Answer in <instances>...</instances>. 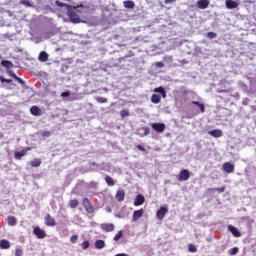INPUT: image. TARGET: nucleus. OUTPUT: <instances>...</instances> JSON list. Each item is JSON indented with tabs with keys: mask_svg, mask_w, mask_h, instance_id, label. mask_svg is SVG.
Returning <instances> with one entry per match:
<instances>
[{
	"mask_svg": "<svg viewBox=\"0 0 256 256\" xmlns=\"http://www.w3.org/2000/svg\"><path fill=\"white\" fill-rule=\"evenodd\" d=\"M78 10L76 8H71L68 10L67 15L71 21V23H81V17L77 13Z\"/></svg>",
	"mask_w": 256,
	"mask_h": 256,
	"instance_id": "f257e3e1",
	"label": "nucleus"
},
{
	"mask_svg": "<svg viewBox=\"0 0 256 256\" xmlns=\"http://www.w3.org/2000/svg\"><path fill=\"white\" fill-rule=\"evenodd\" d=\"M33 234L37 237V239H45L47 237L45 230L41 229L39 226L34 227Z\"/></svg>",
	"mask_w": 256,
	"mask_h": 256,
	"instance_id": "f03ea898",
	"label": "nucleus"
},
{
	"mask_svg": "<svg viewBox=\"0 0 256 256\" xmlns=\"http://www.w3.org/2000/svg\"><path fill=\"white\" fill-rule=\"evenodd\" d=\"M167 213H169V208L162 206V207H160L159 210H157L156 217L160 221H163V219H165V215H167Z\"/></svg>",
	"mask_w": 256,
	"mask_h": 256,
	"instance_id": "7ed1b4c3",
	"label": "nucleus"
},
{
	"mask_svg": "<svg viewBox=\"0 0 256 256\" xmlns=\"http://www.w3.org/2000/svg\"><path fill=\"white\" fill-rule=\"evenodd\" d=\"M27 151H31V147H26L24 148L23 150L21 151H16L14 153V158L17 160V161H21V158L25 157V155H27Z\"/></svg>",
	"mask_w": 256,
	"mask_h": 256,
	"instance_id": "20e7f679",
	"label": "nucleus"
},
{
	"mask_svg": "<svg viewBox=\"0 0 256 256\" xmlns=\"http://www.w3.org/2000/svg\"><path fill=\"white\" fill-rule=\"evenodd\" d=\"M189 177H191L189 170L183 169L179 173L178 181H189Z\"/></svg>",
	"mask_w": 256,
	"mask_h": 256,
	"instance_id": "39448f33",
	"label": "nucleus"
},
{
	"mask_svg": "<svg viewBox=\"0 0 256 256\" xmlns=\"http://www.w3.org/2000/svg\"><path fill=\"white\" fill-rule=\"evenodd\" d=\"M151 127L156 133H163L166 129L165 123H152Z\"/></svg>",
	"mask_w": 256,
	"mask_h": 256,
	"instance_id": "423d86ee",
	"label": "nucleus"
},
{
	"mask_svg": "<svg viewBox=\"0 0 256 256\" xmlns=\"http://www.w3.org/2000/svg\"><path fill=\"white\" fill-rule=\"evenodd\" d=\"M222 170L224 173H233L235 171V164H231L230 162H225L222 165Z\"/></svg>",
	"mask_w": 256,
	"mask_h": 256,
	"instance_id": "0eeeda50",
	"label": "nucleus"
},
{
	"mask_svg": "<svg viewBox=\"0 0 256 256\" xmlns=\"http://www.w3.org/2000/svg\"><path fill=\"white\" fill-rule=\"evenodd\" d=\"M82 203L87 213H93V211H95L93 205H91V201L88 198H84Z\"/></svg>",
	"mask_w": 256,
	"mask_h": 256,
	"instance_id": "6e6552de",
	"label": "nucleus"
},
{
	"mask_svg": "<svg viewBox=\"0 0 256 256\" xmlns=\"http://www.w3.org/2000/svg\"><path fill=\"white\" fill-rule=\"evenodd\" d=\"M44 221L47 227H55L57 225L55 218L51 217V214H46Z\"/></svg>",
	"mask_w": 256,
	"mask_h": 256,
	"instance_id": "1a4fd4ad",
	"label": "nucleus"
},
{
	"mask_svg": "<svg viewBox=\"0 0 256 256\" xmlns=\"http://www.w3.org/2000/svg\"><path fill=\"white\" fill-rule=\"evenodd\" d=\"M31 115H34V117H41L43 115V111L38 106H32L30 108Z\"/></svg>",
	"mask_w": 256,
	"mask_h": 256,
	"instance_id": "9d476101",
	"label": "nucleus"
},
{
	"mask_svg": "<svg viewBox=\"0 0 256 256\" xmlns=\"http://www.w3.org/2000/svg\"><path fill=\"white\" fill-rule=\"evenodd\" d=\"M143 203H145V196L138 194L134 200V206L139 207L140 205H143Z\"/></svg>",
	"mask_w": 256,
	"mask_h": 256,
	"instance_id": "9b49d317",
	"label": "nucleus"
},
{
	"mask_svg": "<svg viewBox=\"0 0 256 256\" xmlns=\"http://www.w3.org/2000/svg\"><path fill=\"white\" fill-rule=\"evenodd\" d=\"M101 229H102V231H105L106 233H111V231H115V225L104 223L101 225Z\"/></svg>",
	"mask_w": 256,
	"mask_h": 256,
	"instance_id": "f8f14e48",
	"label": "nucleus"
},
{
	"mask_svg": "<svg viewBox=\"0 0 256 256\" xmlns=\"http://www.w3.org/2000/svg\"><path fill=\"white\" fill-rule=\"evenodd\" d=\"M116 201L121 203L122 201H125V191L124 190H118L115 195Z\"/></svg>",
	"mask_w": 256,
	"mask_h": 256,
	"instance_id": "ddd939ff",
	"label": "nucleus"
},
{
	"mask_svg": "<svg viewBox=\"0 0 256 256\" xmlns=\"http://www.w3.org/2000/svg\"><path fill=\"white\" fill-rule=\"evenodd\" d=\"M211 137L219 138L223 137V131L221 129H214L208 132Z\"/></svg>",
	"mask_w": 256,
	"mask_h": 256,
	"instance_id": "4468645a",
	"label": "nucleus"
},
{
	"mask_svg": "<svg viewBox=\"0 0 256 256\" xmlns=\"http://www.w3.org/2000/svg\"><path fill=\"white\" fill-rule=\"evenodd\" d=\"M228 231H230L234 237H241V232H239V229L233 225L228 226Z\"/></svg>",
	"mask_w": 256,
	"mask_h": 256,
	"instance_id": "2eb2a0df",
	"label": "nucleus"
},
{
	"mask_svg": "<svg viewBox=\"0 0 256 256\" xmlns=\"http://www.w3.org/2000/svg\"><path fill=\"white\" fill-rule=\"evenodd\" d=\"M38 60L41 63H46V61H49V54H47V52H45V51L40 52V54L38 56Z\"/></svg>",
	"mask_w": 256,
	"mask_h": 256,
	"instance_id": "dca6fc26",
	"label": "nucleus"
},
{
	"mask_svg": "<svg viewBox=\"0 0 256 256\" xmlns=\"http://www.w3.org/2000/svg\"><path fill=\"white\" fill-rule=\"evenodd\" d=\"M197 7L198 9H207L209 7V0H198Z\"/></svg>",
	"mask_w": 256,
	"mask_h": 256,
	"instance_id": "f3484780",
	"label": "nucleus"
},
{
	"mask_svg": "<svg viewBox=\"0 0 256 256\" xmlns=\"http://www.w3.org/2000/svg\"><path fill=\"white\" fill-rule=\"evenodd\" d=\"M226 7L227 9H237L239 4L233 0H226Z\"/></svg>",
	"mask_w": 256,
	"mask_h": 256,
	"instance_id": "a211bd4d",
	"label": "nucleus"
},
{
	"mask_svg": "<svg viewBox=\"0 0 256 256\" xmlns=\"http://www.w3.org/2000/svg\"><path fill=\"white\" fill-rule=\"evenodd\" d=\"M8 75L10 77H12V79H15V81L20 83V85H25V81L23 79L19 78V76H17L13 71H9Z\"/></svg>",
	"mask_w": 256,
	"mask_h": 256,
	"instance_id": "6ab92c4d",
	"label": "nucleus"
},
{
	"mask_svg": "<svg viewBox=\"0 0 256 256\" xmlns=\"http://www.w3.org/2000/svg\"><path fill=\"white\" fill-rule=\"evenodd\" d=\"M154 93H160V95H162L163 99H166V97H167V91H165V88H163V86L155 88Z\"/></svg>",
	"mask_w": 256,
	"mask_h": 256,
	"instance_id": "aec40b11",
	"label": "nucleus"
},
{
	"mask_svg": "<svg viewBox=\"0 0 256 256\" xmlns=\"http://www.w3.org/2000/svg\"><path fill=\"white\" fill-rule=\"evenodd\" d=\"M7 223L10 227H15L17 225V218L15 216H8Z\"/></svg>",
	"mask_w": 256,
	"mask_h": 256,
	"instance_id": "412c9836",
	"label": "nucleus"
},
{
	"mask_svg": "<svg viewBox=\"0 0 256 256\" xmlns=\"http://www.w3.org/2000/svg\"><path fill=\"white\" fill-rule=\"evenodd\" d=\"M151 103H154V105H157L161 103V95L159 94H152L151 96Z\"/></svg>",
	"mask_w": 256,
	"mask_h": 256,
	"instance_id": "4be33fe9",
	"label": "nucleus"
},
{
	"mask_svg": "<svg viewBox=\"0 0 256 256\" xmlns=\"http://www.w3.org/2000/svg\"><path fill=\"white\" fill-rule=\"evenodd\" d=\"M144 211L143 209L136 210L133 212V221H138V219H141V216L143 215Z\"/></svg>",
	"mask_w": 256,
	"mask_h": 256,
	"instance_id": "5701e85b",
	"label": "nucleus"
},
{
	"mask_svg": "<svg viewBox=\"0 0 256 256\" xmlns=\"http://www.w3.org/2000/svg\"><path fill=\"white\" fill-rule=\"evenodd\" d=\"M125 9H135V2L132 0H127L123 2Z\"/></svg>",
	"mask_w": 256,
	"mask_h": 256,
	"instance_id": "b1692460",
	"label": "nucleus"
},
{
	"mask_svg": "<svg viewBox=\"0 0 256 256\" xmlns=\"http://www.w3.org/2000/svg\"><path fill=\"white\" fill-rule=\"evenodd\" d=\"M191 105H196V107H198L199 110H200L202 113H205V104L200 103V102H197V101H192V102H191Z\"/></svg>",
	"mask_w": 256,
	"mask_h": 256,
	"instance_id": "393cba45",
	"label": "nucleus"
},
{
	"mask_svg": "<svg viewBox=\"0 0 256 256\" xmlns=\"http://www.w3.org/2000/svg\"><path fill=\"white\" fill-rule=\"evenodd\" d=\"M9 247H11V243L8 240L3 239L0 241V249H9Z\"/></svg>",
	"mask_w": 256,
	"mask_h": 256,
	"instance_id": "a878e982",
	"label": "nucleus"
},
{
	"mask_svg": "<svg viewBox=\"0 0 256 256\" xmlns=\"http://www.w3.org/2000/svg\"><path fill=\"white\" fill-rule=\"evenodd\" d=\"M1 65H2V67H5L6 69H11V67H13V62L8 61V60H2Z\"/></svg>",
	"mask_w": 256,
	"mask_h": 256,
	"instance_id": "bb28decb",
	"label": "nucleus"
},
{
	"mask_svg": "<svg viewBox=\"0 0 256 256\" xmlns=\"http://www.w3.org/2000/svg\"><path fill=\"white\" fill-rule=\"evenodd\" d=\"M31 167H41V158H36L30 162Z\"/></svg>",
	"mask_w": 256,
	"mask_h": 256,
	"instance_id": "cd10ccee",
	"label": "nucleus"
},
{
	"mask_svg": "<svg viewBox=\"0 0 256 256\" xmlns=\"http://www.w3.org/2000/svg\"><path fill=\"white\" fill-rule=\"evenodd\" d=\"M105 182L107 183L108 187H113L115 185V180H113L109 175L105 177Z\"/></svg>",
	"mask_w": 256,
	"mask_h": 256,
	"instance_id": "c85d7f7f",
	"label": "nucleus"
},
{
	"mask_svg": "<svg viewBox=\"0 0 256 256\" xmlns=\"http://www.w3.org/2000/svg\"><path fill=\"white\" fill-rule=\"evenodd\" d=\"M94 245H95L96 249H103L105 247V241L96 240Z\"/></svg>",
	"mask_w": 256,
	"mask_h": 256,
	"instance_id": "c756f323",
	"label": "nucleus"
},
{
	"mask_svg": "<svg viewBox=\"0 0 256 256\" xmlns=\"http://www.w3.org/2000/svg\"><path fill=\"white\" fill-rule=\"evenodd\" d=\"M69 205H70L71 209H75L78 207L79 201L77 199L70 200Z\"/></svg>",
	"mask_w": 256,
	"mask_h": 256,
	"instance_id": "7c9ffc66",
	"label": "nucleus"
},
{
	"mask_svg": "<svg viewBox=\"0 0 256 256\" xmlns=\"http://www.w3.org/2000/svg\"><path fill=\"white\" fill-rule=\"evenodd\" d=\"M20 5H24L25 7H33V4L29 0H21Z\"/></svg>",
	"mask_w": 256,
	"mask_h": 256,
	"instance_id": "2f4dec72",
	"label": "nucleus"
},
{
	"mask_svg": "<svg viewBox=\"0 0 256 256\" xmlns=\"http://www.w3.org/2000/svg\"><path fill=\"white\" fill-rule=\"evenodd\" d=\"M120 116L122 117V119H125V117H129V110H121Z\"/></svg>",
	"mask_w": 256,
	"mask_h": 256,
	"instance_id": "473e14b6",
	"label": "nucleus"
},
{
	"mask_svg": "<svg viewBox=\"0 0 256 256\" xmlns=\"http://www.w3.org/2000/svg\"><path fill=\"white\" fill-rule=\"evenodd\" d=\"M123 237V230H120L115 236H114V241H119Z\"/></svg>",
	"mask_w": 256,
	"mask_h": 256,
	"instance_id": "72a5a7b5",
	"label": "nucleus"
},
{
	"mask_svg": "<svg viewBox=\"0 0 256 256\" xmlns=\"http://www.w3.org/2000/svg\"><path fill=\"white\" fill-rule=\"evenodd\" d=\"M237 253H239L238 247H234V248L230 249V251H229V255H237Z\"/></svg>",
	"mask_w": 256,
	"mask_h": 256,
	"instance_id": "f704fd0d",
	"label": "nucleus"
},
{
	"mask_svg": "<svg viewBox=\"0 0 256 256\" xmlns=\"http://www.w3.org/2000/svg\"><path fill=\"white\" fill-rule=\"evenodd\" d=\"M149 133H151V129H149V127H145L144 133L142 135H140V137H147V135H149Z\"/></svg>",
	"mask_w": 256,
	"mask_h": 256,
	"instance_id": "c9c22d12",
	"label": "nucleus"
},
{
	"mask_svg": "<svg viewBox=\"0 0 256 256\" xmlns=\"http://www.w3.org/2000/svg\"><path fill=\"white\" fill-rule=\"evenodd\" d=\"M96 101L97 103H107V98H103V97H96Z\"/></svg>",
	"mask_w": 256,
	"mask_h": 256,
	"instance_id": "e433bc0d",
	"label": "nucleus"
},
{
	"mask_svg": "<svg viewBox=\"0 0 256 256\" xmlns=\"http://www.w3.org/2000/svg\"><path fill=\"white\" fill-rule=\"evenodd\" d=\"M79 239V236L77 234L73 235L70 237V242L71 243H76Z\"/></svg>",
	"mask_w": 256,
	"mask_h": 256,
	"instance_id": "4c0bfd02",
	"label": "nucleus"
},
{
	"mask_svg": "<svg viewBox=\"0 0 256 256\" xmlns=\"http://www.w3.org/2000/svg\"><path fill=\"white\" fill-rule=\"evenodd\" d=\"M1 83H13L11 79H5L3 76H0Z\"/></svg>",
	"mask_w": 256,
	"mask_h": 256,
	"instance_id": "58836bf2",
	"label": "nucleus"
},
{
	"mask_svg": "<svg viewBox=\"0 0 256 256\" xmlns=\"http://www.w3.org/2000/svg\"><path fill=\"white\" fill-rule=\"evenodd\" d=\"M207 37H209V39H215V37H217V33H215V32H208L207 33Z\"/></svg>",
	"mask_w": 256,
	"mask_h": 256,
	"instance_id": "ea45409f",
	"label": "nucleus"
},
{
	"mask_svg": "<svg viewBox=\"0 0 256 256\" xmlns=\"http://www.w3.org/2000/svg\"><path fill=\"white\" fill-rule=\"evenodd\" d=\"M212 191H218V193H225V186H222L220 188H214Z\"/></svg>",
	"mask_w": 256,
	"mask_h": 256,
	"instance_id": "a19ab883",
	"label": "nucleus"
},
{
	"mask_svg": "<svg viewBox=\"0 0 256 256\" xmlns=\"http://www.w3.org/2000/svg\"><path fill=\"white\" fill-rule=\"evenodd\" d=\"M90 245L89 241L86 240L82 243V249H89Z\"/></svg>",
	"mask_w": 256,
	"mask_h": 256,
	"instance_id": "79ce46f5",
	"label": "nucleus"
},
{
	"mask_svg": "<svg viewBox=\"0 0 256 256\" xmlns=\"http://www.w3.org/2000/svg\"><path fill=\"white\" fill-rule=\"evenodd\" d=\"M189 251H190V253H196L197 252V247L189 245Z\"/></svg>",
	"mask_w": 256,
	"mask_h": 256,
	"instance_id": "37998d69",
	"label": "nucleus"
},
{
	"mask_svg": "<svg viewBox=\"0 0 256 256\" xmlns=\"http://www.w3.org/2000/svg\"><path fill=\"white\" fill-rule=\"evenodd\" d=\"M15 256H23V250H21V249H16V251H15Z\"/></svg>",
	"mask_w": 256,
	"mask_h": 256,
	"instance_id": "c03bdc74",
	"label": "nucleus"
},
{
	"mask_svg": "<svg viewBox=\"0 0 256 256\" xmlns=\"http://www.w3.org/2000/svg\"><path fill=\"white\" fill-rule=\"evenodd\" d=\"M71 95V92L65 91L61 93V97H69Z\"/></svg>",
	"mask_w": 256,
	"mask_h": 256,
	"instance_id": "a18cd8bd",
	"label": "nucleus"
},
{
	"mask_svg": "<svg viewBox=\"0 0 256 256\" xmlns=\"http://www.w3.org/2000/svg\"><path fill=\"white\" fill-rule=\"evenodd\" d=\"M42 137H51V132L49 131L42 132Z\"/></svg>",
	"mask_w": 256,
	"mask_h": 256,
	"instance_id": "49530a36",
	"label": "nucleus"
},
{
	"mask_svg": "<svg viewBox=\"0 0 256 256\" xmlns=\"http://www.w3.org/2000/svg\"><path fill=\"white\" fill-rule=\"evenodd\" d=\"M136 147L139 149V151H146L145 147L141 146V144H138Z\"/></svg>",
	"mask_w": 256,
	"mask_h": 256,
	"instance_id": "de8ad7c7",
	"label": "nucleus"
},
{
	"mask_svg": "<svg viewBox=\"0 0 256 256\" xmlns=\"http://www.w3.org/2000/svg\"><path fill=\"white\" fill-rule=\"evenodd\" d=\"M156 65L160 68L165 67V64H163V62H157Z\"/></svg>",
	"mask_w": 256,
	"mask_h": 256,
	"instance_id": "09e8293b",
	"label": "nucleus"
},
{
	"mask_svg": "<svg viewBox=\"0 0 256 256\" xmlns=\"http://www.w3.org/2000/svg\"><path fill=\"white\" fill-rule=\"evenodd\" d=\"M175 2V0H165L164 3L165 5H169V3H173Z\"/></svg>",
	"mask_w": 256,
	"mask_h": 256,
	"instance_id": "8fccbe9b",
	"label": "nucleus"
},
{
	"mask_svg": "<svg viewBox=\"0 0 256 256\" xmlns=\"http://www.w3.org/2000/svg\"><path fill=\"white\" fill-rule=\"evenodd\" d=\"M56 3L59 5V7H63V3L59 4V1H56Z\"/></svg>",
	"mask_w": 256,
	"mask_h": 256,
	"instance_id": "3c124183",
	"label": "nucleus"
}]
</instances>
